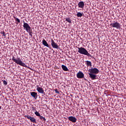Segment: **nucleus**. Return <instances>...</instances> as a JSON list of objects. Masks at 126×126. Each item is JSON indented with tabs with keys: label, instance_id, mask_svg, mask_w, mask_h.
Returning <instances> with one entry per match:
<instances>
[{
	"label": "nucleus",
	"instance_id": "1",
	"mask_svg": "<svg viewBox=\"0 0 126 126\" xmlns=\"http://www.w3.org/2000/svg\"><path fill=\"white\" fill-rule=\"evenodd\" d=\"M12 61H13V62H14V63H16L17 64L21 65V66L27 67L28 68H29V69L32 70V68H31L30 67H28L24 63H23L20 59V58H17V59H15V57L13 56L12 58Z\"/></svg>",
	"mask_w": 126,
	"mask_h": 126
},
{
	"label": "nucleus",
	"instance_id": "2",
	"mask_svg": "<svg viewBox=\"0 0 126 126\" xmlns=\"http://www.w3.org/2000/svg\"><path fill=\"white\" fill-rule=\"evenodd\" d=\"M78 53L80 54L81 55H84L85 56H87V57H90L91 58H93L92 55L90 54V53H88V51L85 49V48L81 47H78L77 48Z\"/></svg>",
	"mask_w": 126,
	"mask_h": 126
},
{
	"label": "nucleus",
	"instance_id": "3",
	"mask_svg": "<svg viewBox=\"0 0 126 126\" xmlns=\"http://www.w3.org/2000/svg\"><path fill=\"white\" fill-rule=\"evenodd\" d=\"M89 71V73H93L94 74H98V73H99V69H98V68H93L92 67L91 68L89 69L88 70Z\"/></svg>",
	"mask_w": 126,
	"mask_h": 126
},
{
	"label": "nucleus",
	"instance_id": "4",
	"mask_svg": "<svg viewBox=\"0 0 126 126\" xmlns=\"http://www.w3.org/2000/svg\"><path fill=\"white\" fill-rule=\"evenodd\" d=\"M110 26L113 28H116L117 29H120L121 28V24L118 22H116L110 24Z\"/></svg>",
	"mask_w": 126,
	"mask_h": 126
},
{
	"label": "nucleus",
	"instance_id": "5",
	"mask_svg": "<svg viewBox=\"0 0 126 126\" xmlns=\"http://www.w3.org/2000/svg\"><path fill=\"white\" fill-rule=\"evenodd\" d=\"M23 27L24 29L26 30L27 32H31V27L29 26L28 23L24 22Z\"/></svg>",
	"mask_w": 126,
	"mask_h": 126
},
{
	"label": "nucleus",
	"instance_id": "6",
	"mask_svg": "<svg viewBox=\"0 0 126 126\" xmlns=\"http://www.w3.org/2000/svg\"><path fill=\"white\" fill-rule=\"evenodd\" d=\"M24 117L25 118H27L28 120H30L32 123H33V124H37L36 119H35L34 117H32L30 115H25Z\"/></svg>",
	"mask_w": 126,
	"mask_h": 126
},
{
	"label": "nucleus",
	"instance_id": "7",
	"mask_svg": "<svg viewBox=\"0 0 126 126\" xmlns=\"http://www.w3.org/2000/svg\"><path fill=\"white\" fill-rule=\"evenodd\" d=\"M36 90L38 93H40L41 94H43V95H46V93L44 91V89L42 88L39 87V86H36Z\"/></svg>",
	"mask_w": 126,
	"mask_h": 126
},
{
	"label": "nucleus",
	"instance_id": "8",
	"mask_svg": "<svg viewBox=\"0 0 126 126\" xmlns=\"http://www.w3.org/2000/svg\"><path fill=\"white\" fill-rule=\"evenodd\" d=\"M51 46L52 48H54V49H60L59 48V45H58V44L56 42H55V41H54V39H51Z\"/></svg>",
	"mask_w": 126,
	"mask_h": 126
},
{
	"label": "nucleus",
	"instance_id": "9",
	"mask_svg": "<svg viewBox=\"0 0 126 126\" xmlns=\"http://www.w3.org/2000/svg\"><path fill=\"white\" fill-rule=\"evenodd\" d=\"M76 76L77 78H79L80 79H81L82 78H84V74L81 71H79L77 73Z\"/></svg>",
	"mask_w": 126,
	"mask_h": 126
},
{
	"label": "nucleus",
	"instance_id": "10",
	"mask_svg": "<svg viewBox=\"0 0 126 126\" xmlns=\"http://www.w3.org/2000/svg\"><path fill=\"white\" fill-rule=\"evenodd\" d=\"M88 74L92 80H95V79H97V75H96V74L92 73H88Z\"/></svg>",
	"mask_w": 126,
	"mask_h": 126
},
{
	"label": "nucleus",
	"instance_id": "11",
	"mask_svg": "<svg viewBox=\"0 0 126 126\" xmlns=\"http://www.w3.org/2000/svg\"><path fill=\"white\" fill-rule=\"evenodd\" d=\"M69 121L70 122H72V123H76V121H77V119H76V118L73 117V116H69L68 118Z\"/></svg>",
	"mask_w": 126,
	"mask_h": 126
},
{
	"label": "nucleus",
	"instance_id": "12",
	"mask_svg": "<svg viewBox=\"0 0 126 126\" xmlns=\"http://www.w3.org/2000/svg\"><path fill=\"white\" fill-rule=\"evenodd\" d=\"M31 96H32L34 99H37L38 98V94L37 93L32 92L30 93Z\"/></svg>",
	"mask_w": 126,
	"mask_h": 126
},
{
	"label": "nucleus",
	"instance_id": "13",
	"mask_svg": "<svg viewBox=\"0 0 126 126\" xmlns=\"http://www.w3.org/2000/svg\"><path fill=\"white\" fill-rule=\"evenodd\" d=\"M78 7L79 8H83L85 6L84 2L81 1L78 3Z\"/></svg>",
	"mask_w": 126,
	"mask_h": 126
},
{
	"label": "nucleus",
	"instance_id": "14",
	"mask_svg": "<svg viewBox=\"0 0 126 126\" xmlns=\"http://www.w3.org/2000/svg\"><path fill=\"white\" fill-rule=\"evenodd\" d=\"M42 44L43 45L45 46V47H47V48H50V46H49V44H48V42L45 40V39H43L42 40Z\"/></svg>",
	"mask_w": 126,
	"mask_h": 126
},
{
	"label": "nucleus",
	"instance_id": "15",
	"mask_svg": "<svg viewBox=\"0 0 126 126\" xmlns=\"http://www.w3.org/2000/svg\"><path fill=\"white\" fill-rule=\"evenodd\" d=\"M86 64L87 66H92V63L89 61H86Z\"/></svg>",
	"mask_w": 126,
	"mask_h": 126
},
{
	"label": "nucleus",
	"instance_id": "16",
	"mask_svg": "<svg viewBox=\"0 0 126 126\" xmlns=\"http://www.w3.org/2000/svg\"><path fill=\"white\" fill-rule=\"evenodd\" d=\"M62 68L64 70V71H68V68H67V67L66 66L63 64L62 65Z\"/></svg>",
	"mask_w": 126,
	"mask_h": 126
},
{
	"label": "nucleus",
	"instance_id": "17",
	"mask_svg": "<svg viewBox=\"0 0 126 126\" xmlns=\"http://www.w3.org/2000/svg\"><path fill=\"white\" fill-rule=\"evenodd\" d=\"M13 18H14L15 21H17V23H16V24H18V23H20V20L18 19V18H16V17L14 16Z\"/></svg>",
	"mask_w": 126,
	"mask_h": 126
},
{
	"label": "nucleus",
	"instance_id": "18",
	"mask_svg": "<svg viewBox=\"0 0 126 126\" xmlns=\"http://www.w3.org/2000/svg\"><path fill=\"white\" fill-rule=\"evenodd\" d=\"M83 13H81V12H78L77 13V17H82V16H83Z\"/></svg>",
	"mask_w": 126,
	"mask_h": 126
},
{
	"label": "nucleus",
	"instance_id": "19",
	"mask_svg": "<svg viewBox=\"0 0 126 126\" xmlns=\"http://www.w3.org/2000/svg\"><path fill=\"white\" fill-rule=\"evenodd\" d=\"M65 21H67V22H68V23H70L71 24V19H70V18H65Z\"/></svg>",
	"mask_w": 126,
	"mask_h": 126
},
{
	"label": "nucleus",
	"instance_id": "20",
	"mask_svg": "<svg viewBox=\"0 0 126 126\" xmlns=\"http://www.w3.org/2000/svg\"><path fill=\"white\" fill-rule=\"evenodd\" d=\"M34 114L35 115H36L37 117H40L41 116V114H40V113H39V112L37 111H35Z\"/></svg>",
	"mask_w": 126,
	"mask_h": 126
},
{
	"label": "nucleus",
	"instance_id": "21",
	"mask_svg": "<svg viewBox=\"0 0 126 126\" xmlns=\"http://www.w3.org/2000/svg\"><path fill=\"white\" fill-rule=\"evenodd\" d=\"M39 119L40 120H42L44 122H46V118H45V117H43V116H42L41 115H40V116H39Z\"/></svg>",
	"mask_w": 126,
	"mask_h": 126
},
{
	"label": "nucleus",
	"instance_id": "22",
	"mask_svg": "<svg viewBox=\"0 0 126 126\" xmlns=\"http://www.w3.org/2000/svg\"><path fill=\"white\" fill-rule=\"evenodd\" d=\"M32 111H37V110H36V107H32Z\"/></svg>",
	"mask_w": 126,
	"mask_h": 126
},
{
	"label": "nucleus",
	"instance_id": "23",
	"mask_svg": "<svg viewBox=\"0 0 126 126\" xmlns=\"http://www.w3.org/2000/svg\"><path fill=\"white\" fill-rule=\"evenodd\" d=\"M54 91L56 93H57V94H60V92H59V91H58L57 89L54 90Z\"/></svg>",
	"mask_w": 126,
	"mask_h": 126
},
{
	"label": "nucleus",
	"instance_id": "24",
	"mask_svg": "<svg viewBox=\"0 0 126 126\" xmlns=\"http://www.w3.org/2000/svg\"><path fill=\"white\" fill-rule=\"evenodd\" d=\"M3 84L5 85H7V82L5 80L3 81Z\"/></svg>",
	"mask_w": 126,
	"mask_h": 126
},
{
	"label": "nucleus",
	"instance_id": "25",
	"mask_svg": "<svg viewBox=\"0 0 126 126\" xmlns=\"http://www.w3.org/2000/svg\"><path fill=\"white\" fill-rule=\"evenodd\" d=\"M1 34H3V36H4L5 37L6 36V33H5V32H1Z\"/></svg>",
	"mask_w": 126,
	"mask_h": 126
},
{
	"label": "nucleus",
	"instance_id": "26",
	"mask_svg": "<svg viewBox=\"0 0 126 126\" xmlns=\"http://www.w3.org/2000/svg\"><path fill=\"white\" fill-rule=\"evenodd\" d=\"M29 35H30V36H32V34H33L32 32H29Z\"/></svg>",
	"mask_w": 126,
	"mask_h": 126
},
{
	"label": "nucleus",
	"instance_id": "27",
	"mask_svg": "<svg viewBox=\"0 0 126 126\" xmlns=\"http://www.w3.org/2000/svg\"><path fill=\"white\" fill-rule=\"evenodd\" d=\"M58 35H59V36H61V32H59V33H58Z\"/></svg>",
	"mask_w": 126,
	"mask_h": 126
},
{
	"label": "nucleus",
	"instance_id": "28",
	"mask_svg": "<svg viewBox=\"0 0 126 126\" xmlns=\"http://www.w3.org/2000/svg\"><path fill=\"white\" fill-rule=\"evenodd\" d=\"M1 109V106H0V110Z\"/></svg>",
	"mask_w": 126,
	"mask_h": 126
},
{
	"label": "nucleus",
	"instance_id": "29",
	"mask_svg": "<svg viewBox=\"0 0 126 126\" xmlns=\"http://www.w3.org/2000/svg\"><path fill=\"white\" fill-rule=\"evenodd\" d=\"M53 53H55V51L53 50Z\"/></svg>",
	"mask_w": 126,
	"mask_h": 126
}]
</instances>
